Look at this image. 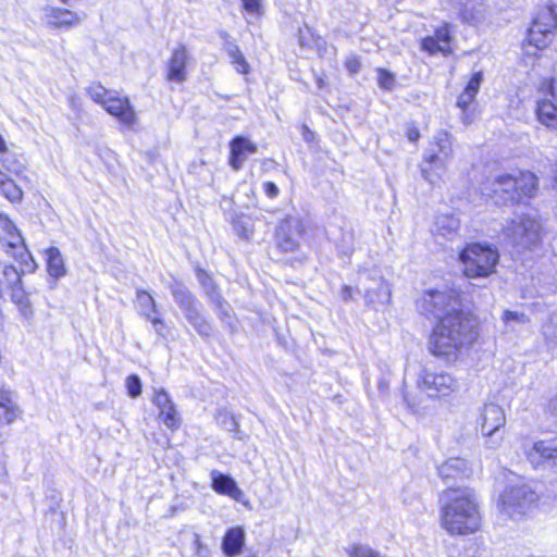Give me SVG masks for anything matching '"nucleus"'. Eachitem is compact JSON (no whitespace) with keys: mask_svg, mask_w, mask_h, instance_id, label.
<instances>
[{"mask_svg":"<svg viewBox=\"0 0 557 557\" xmlns=\"http://www.w3.org/2000/svg\"><path fill=\"white\" fill-rule=\"evenodd\" d=\"M438 475L444 482L449 479L462 478L468 474L469 467L465 459L449 458L437 468Z\"/></svg>","mask_w":557,"mask_h":557,"instance_id":"obj_26","label":"nucleus"},{"mask_svg":"<svg viewBox=\"0 0 557 557\" xmlns=\"http://www.w3.org/2000/svg\"><path fill=\"white\" fill-rule=\"evenodd\" d=\"M516 180V188L518 191V201L522 199V197H532L536 189V176L531 172H519L518 175H515Z\"/></svg>","mask_w":557,"mask_h":557,"instance_id":"obj_30","label":"nucleus"},{"mask_svg":"<svg viewBox=\"0 0 557 557\" xmlns=\"http://www.w3.org/2000/svg\"><path fill=\"white\" fill-rule=\"evenodd\" d=\"M418 388L428 398L446 397L459 388L458 381L447 372H433L424 369L418 376Z\"/></svg>","mask_w":557,"mask_h":557,"instance_id":"obj_9","label":"nucleus"},{"mask_svg":"<svg viewBox=\"0 0 557 557\" xmlns=\"http://www.w3.org/2000/svg\"><path fill=\"white\" fill-rule=\"evenodd\" d=\"M185 314V318L188 320V322L195 327V330L202 336L210 335L212 327L211 325L206 321L203 315L200 311V302L196 306L191 307L190 309H187L183 311Z\"/></svg>","mask_w":557,"mask_h":557,"instance_id":"obj_32","label":"nucleus"},{"mask_svg":"<svg viewBox=\"0 0 557 557\" xmlns=\"http://www.w3.org/2000/svg\"><path fill=\"white\" fill-rule=\"evenodd\" d=\"M87 94L99 103L109 114L115 116L120 123L133 127L137 121L136 112L127 97H121L117 92L108 90L99 83H92L87 88Z\"/></svg>","mask_w":557,"mask_h":557,"instance_id":"obj_5","label":"nucleus"},{"mask_svg":"<svg viewBox=\"0 0 557 557\" xmlns=\"http://www.w3.org/2000/svg\"><path fill=\"white\" fill-rule=\"evenodd\" d=\"M233 228L236 234L243 238H249L252 234V228L250 225L246 224L240 218L234 219Z\"/></svg>","mask_w":557,"mask_h":557,"instance_id":"obj_47","label":"nucleus"},{"mask_svg":"<svg viewBox=\"0 0 557 557\" xmlns=\"http://www.w3.org/2000/svg\"><path fill=\"white\" fill-rule=\"evenodd\" d=\"M407 137L412 143L417 141L420 138V133H419L418 128H416V127L409 128L407 132Z\"/></svg>","mask_w":557,"mask_h":557,"instance_id":"obj_55","label":"nucleus"},{"mask_svg":"<svg viewBox=\"0 0 557 557\" xmlns=\"http://www.w3.org/2000/svg\"><path fill=\"white\" fill-rule=\"evenodd\" d=\"M505 326V332H516L518 325H524L530 322L529 317L521 311L504 310L500 317Z\"/></svg>","mask_w":557,"mask_h":557,"instance_id":"obj_36","label":"nucleus"},{"mask_svg":"<svg viewBox=\"0 0 557 557\" xmlns=\"http://www.w3.org/2000/svg\"><path fill=\"white\" fill-rule=\"evenodd\" d=\"M152 401L160 410L164 409L166 406L169 407V404L172 403V399L170 398L169 394L163 388H161L158 392H156Z\"/></svg>","mask_w":557,"mask_h":557,"instance_id":"obj_50","label":"nucleus"},{"mask_svg":"<svg viewBox=\"0 0 557 557\" xmlns=\"http://www.w3.org/2000/svg\"><path fill=\"white\" fill-rule=\"evenodd\" d=\"M360 278L364 280L361 284L364 289V298L368 304L376 307L384 306L389 302L392 296L391 286L381 275L363 273Z\"/></svg>","mask_w":557,"mask_h":557,"instance_id":"obj_11","label":"nucleus"},{"mask_svg":"<svg viewBox=\"0 0 557 557\" xmlns=\"http://www.w3.org/2000/svg\"><path fill=\"white\" fill-rule=\"evenodd\" d=\"M2 293H3V283H2V280L0 278V298L2 297Z\"/></svg>","mask_w":557,"mask_h":557,"instance_id":"obj_61","label":"nucleus"},{"mask_svg":"<svg viewBox=\"0 0 557 557\" xmlns=\"http://www.w3.org/2000/svg\"><path fill=\"white\" fill-rule=\"evenodd\" d=\"M212 488L222 495H227L234 500L242 502L243 491L237 486L235 480L230 475L223 474L216 470L211 472Z\"/></svg>","mask_w":557,"mask_h":557,"instance_id":"obj_21","label":"nucleus"},{"mask_svg":"<svg viewBox=\"0 0 557 557\" xmlns=\"http://www.w3.org/2000/svg\"><path fill=\"white\" fill-rule=\"evenodd\" d=\"M0 193L11 202H18L23 197L22 189L2 171H0Z\"/></svg>","mask_w":557,"mask_h":557,"instance_id":"obj_35","label":"nucleus"},{"mask_svg":"<svg viewBox=\"0 0 557 557\" xmlns=\"http://www.w3.org/2000/svg\"><path fill=\"white\" fill-rule=\"evenodd\" d=\"M341 296L345 301H348L352 297V288L350 286H344Z\"/></svg>","mask_w":557,"mask_h":557,"instance_id":"obj_56","label":"nucleus"},{"mask_svg":"<svg viewBox=\"0 0 557 557\" xmlns=\"http://www.w3.org/2000/svg\"><path fill=\"white\" fill-rule=\"evenodd\" d=\"M506 423L504 409L495 403H486L480 411L478 426L482 435L499 432Z\"/></svg>","mask_w":557,"mask_h":557,"instance_id":"obj_13","label":"nucleus"},{"mask_svg":"<svg viewBox=\"0 0 557 557\" xmlns=\"http://www.w3.org/2000/svg\"><path fill=\"white\" fill-rule=\"evenodd\" d=\"M482 82H483L482 72H476L470 77L463 91L460 94V96L458 97V100H457V106L460 109H467L468 106L474 100Z\"/></svg>","mask_w":557,"mask_h":557,"instance_id":"obj_28","label":"nucleus"},{"mask_svg":"<svg viewBox=\"0 0 557 557\" xmlns=\"http://www.w3.org/2000/svg\"><path fill=\"white\" fill-rule=\"evenodd\" d=\"M459 260L468 278L487 277L495 272L499 253L491 245L473 243L459 252Z\"/></svg>","mask_w":557,"mask_h":557,"instance_id":"obj_4","label":"nucleus"},{"mask_svg":"<svg viewBox=\"0 0 557 557\" xmlns=\"http://www.w3.org/2000/svg\"><path fill=\"white\" fill-rule=\"evenodd\" d=\"M21 414L13 394L8 389H0V423L11 424Z\"/></svg>","mask_w":557,"mask_h":557,"instance_id":"obj_25","label":"nucleus"},{"mask_svg":"<svg viewBox=\"0 0 557 557\" xmlns=\"http://www.w3.org/2000/svg\"><path fill=\"white\" fill-rule=\"evenodd\" d=\"M230 165L238 171L243 168L248 156L257 151V146L244 136H236L230 143Z\"/></svg>","mask_w":557,"mask_h":557,"instance_id":"obj_19","label":"nucleus"},{"mask_svg":"<svg viewBox=\"0 0 557 557\" xmlns=\"http://www.w3.org/2000/svg\"><path fill=\"white\" fill-rule=\"evenodd\" d=\"M419 311L437 321L430 337V350L448 362L456 361L478 338L475 319L462 309L454 288L428 289L417 301Z\"/></svg>","mask_w":557,"mask_h":557,"instance_id":"obj_1","label":"nucleus"},{"mask_svg":"<svg viewBox=\"0 0 557 557\" xmlns=\"http://www.w3.org/2000/svg\"><path fill=\"white\" fill-rule=\"evenodd\" d=\"M216 422L222 425L225 430L230 432H237L238 431V421L236 420L235 416L226 410L222 409L218 412Z\"/></svg>","mask_w":557,"mask_h":557,"instance_id":"obj_40","label":"nucleus"},{"mask_svg":"<svg viewBox=\"0 0 557 557\" xmlns=\"http://www.w3.org/2000/svg\"><path fill=\"white\" fill-rule=\"evenodd\" d=\"M191 57L184 45L176 46L166 63L165 77L169 82L182 84L187 79V65Z\"/></svg>","mask_w":557,"mask_h":557,"instance_id":"obj_14","label":"nucleus"},{"mask_svg":"<svg viewBox=\"0 0 557 557\" xmlns=\"http://www.w3.org/2000/svg\"><path fill=\"white\" fill-rule=\"evenodd\" d=\"M483 436L486 437L485 444L486 447L490 449L496 450L500 447L503 443V436L499 434V432Z\"/></svg>","mask_w":557,"mask_h":557,"instance_id":"obj_51","label":"nucleus"},{"mask_svg":"<svg viewBox=\"0 0 557 557\" xmlns=\"http://www.w3.org/2000/svg\"><path fill=\"white\" fill-rule=\"evenodd\" d=\"M315 84H317L319 89H323L326 86V82H325V79L322 76H317L315 77Z\"/></svg>","mask_w":557,"mask_h":557,"instance_id":"obj_58","label":"nucleus"},{"mask_svg":"<svg viewBox=\"0 0 557 557\" xmlns=\"http://www.w3.org/2000/svg\"><path fill=\"white\" fill-rule=\"evenodd\" d=\"M441 503V525L448 534L469 535L480 529L479 505L470 490H447Z\"/></svg>","mask_w":557,"mask_h":557,"instance_id":"obj_2","label":"nucleus"},{"mask_svg":"<svg viewBox=\"0 0 557 557\" xmlns=\"http://www.w3.org/2000/svg\"><path fill=\"white\" fill-rule=\"evenodd\" d=\"M7 151V145L3 137L0 135V156Z\"/></svg>","mask_w":557,"mask_h":557,"instance_id":"obj_59","label":"nucleus"},{"mask_svg":"<svg viewBox=\"0 0 557 557\" xmlns=\"http://www.w3.org/2000/svg\"><path fill=\"white\" fill-rule=\"evenodd\" d=\"M438 42H441L444 49L450 51V29L447 24L438 27L433 36Z\"/></svg>","mask_w":557,"mask_h":557,"instance_id":"obj_45","label":"nucleus"},{"mask_svg":"<svg viewBox=\"0 0 557 557\" xmlns=\"http://www.w3.org/2000/svg\"><path fill=\"white\" fill-rule=\"evenodd\" d=\"M222 36L225 39L224 50L230 57L232 64L235 66L238 73L247 74L249 72V64L242 53L239 47L234 41L227 39L228 35L226 33H224Z\"/></svg>","mask_w":557,"mask_h":557,"instance_id":"obj_29","label":"nucleus"},{"mask_svg":"<svg viewBox=\"0 0 557 557\" xmlns=\"http://www.w3.org/2000/svg\"><path fill=\"white\" fill-rule=\"evenodd\" d=\"M245 557H258L256 554H249V555H246Z\"/></svg>","mask_w":557,"mask_h":557,"instance_id":"obj_62","label":"nucleus"},{"mask_svg":"<svg viewBox=\"0 0 557 557\" xmlns=\"http://www.w3.org/2000/svg\"><path fill=\"white\" fill-rule=\"evenodd\" d=\"M159 411L160 418L169 429L175 430L180 426L181 419L173 401L169 404V407L166 406L164 409H160Z\"/></svg>","mask_w":557,"mask_h":557,"instance_id":"obj_39","label":"nucleus"},{"mask_svg":"<svg viewBox=\"0 0 557 557\" xmlns=\"http://www.w3.org/2000/svg\"><path fill=\"white\" fill-rule=\"evenodd\" d=\"M197 277L209 296L211 302H213L222 313L226 314V302L223 301L221 295L216 292L215 285L212 278L205 272L199 271Z\"/></svg>","mask_w":557,"mask_h":557,"instance_id":"obj_33","label":"nucleus"},{"mask_svg":"<svg viewBox=\"0 0 557 557\" xmlns=\"http://www.w3.org/2000/svg\"><path fill=\"white\" fill-rule=\"evenodd\" d=\"M136 308L138 313L151 322L156 333L163 336L162 330L164 327L163 320L160 318L157 310V305L153 297L146 290H137L136 293Z\"/></svg>","mask_w":557,"mask_h":557,"instance_id":"obj_18","label":"nucleus"},{"mask_svg":"<svg viewBox=\"0 0 557 557\" xmlns=\"http://www.w3.org/2000/svg\"><path fill=\"white\" fill-rule=\"evenodd\" d=\"M125 384L127 393L132 398H136L141 394V381L138 375H128Z\"/></svg>","mask_w":557,"mask_h":557,"instance_id":"obj_44","label":"nucleus"},{"mask_svg":"<svg viewBox=\"0 0 557 557\" xmlns=\"http://www.w3.org/2000/svg\"><path fill=\"white\" fill-rule=\"evenodd\" d=\"M47 256V270L49 275L59 278L65 275V265L60 250L55 247H50L46 251Z\"/></svg>","mask_w":557,"mask_h":557,"instance_id":"obj_34","label":"nucleus"},{"mask_svg":"<svg viewBox=\"0 0 557 557\" xmlns=\"http://www.w3.org/2000/svg\"><path fill=\"white\" fill-rule=\"evenodd\" d=\"M460 221L454 214H438L433 223L432 233L436 238L453 240L457 237Z\"/></svg>","mask_w":557,"mask_h":557,"instance_id":"obj_20","label":"nucleus"},{"mask_svg":"<svg viewBox=\"0 0 557 557\" xmlns=\"http://www.w3.org/2000/svg\"><path fill=\"white\" fill-rule=\"evenodd\" d=\"M277 247L285 252L298 251L305 244V225L297 216H286L276 227Z\"/></svg>","mask_w":557,"mask_h":557,"instance_id":"obj_10","label":"nucleus"},{"mask_svg":"<svg viewBox=\"0 0 557 557\" xmlns=\"http://www.w3.org/2000/svg\"><path fill=\"white\" fill-rule=\"evenodd\" d=\"M379 86L385 90H392L395 86V75L385 69H377Z\"/></svg>","mask_w":557,"mask_h":557,"instance_id":"obj_42","label":"nucleus"},{"mask_svg":"<svg viewBox=\"0 0 557 557\" xmlns=\"http://www.w3.org/2000/svg\"><path fill=\"white\" fill-rule=\"evenodd\" d=\"M556 27L557 15L555 11L550 7L544 8L539 11L530 27L532 29V38H535L534 36L539 34L553 35Z\"/></svg>","mask_w":557,"mask_h":557,"instance_id":"obj_24","label":"nucleus"},{"mask_svg":"<svg viewBox=\"0 0 557 557\" xmlns=\"http://www.w3.org/2000/svg\"><path fill=\"white\" fill-rule=\"evenodd\" d=\"M63 3H67L70 0H61Z\"/></svg>","mask_w":557,"mask_h":557,"instance_id":"obj_63","label":"nucleus"},{"mask_svg":"<svg viewBox=\"0 0 557 557\" xmlns=\"http://www.w3.org/2000/svg\"><path fill=\"white\" fill-rule=\"evenodd\" d=\"M537 121L550 129H557V107L547 99L539 100L536 106Z\"/></svg>","mask_w":557,"mask_h":557,"instance_id":"obj_27","label":"nucleus"},{"mask_svg":"<svg viewBox=\"0 0 557 557\" xmlns=\"http://www.w3.org/2000/svg\"><path fill=\"white\" fill-rule=\"evenodd\" d=\"M0 162L11 173L20 175L24 172L25 165L20 158L8 150L0 156Z\"/></svg>","mask_w":557,"mask_h":557,"instance_id":"obj_38","label":"nucleus"},{"mask_svg":"<svg viewBox=\"0 0 557 557\" xmlns=\"http://www.w3.org/2000/svg\"><path fill=\"white\" fill-rule=\"evenodd\" d=\"M263 190L270 198H275L278 195V187L273 182L263 183Z\"/></svg>","mask_w":557,"mask_h":557,"instance_id":"obj_53","label":"nucleus"},{"mask_svg":"<svg viewBox=\"0 0 557 557\" xmlns=\"http://www.w3.org/2000/svg\"><path fill=\"white\" fill-rule=\"evenodd\" d=\"M527 457L534 467L543 463L557 465V437L535 442Z\"/></svg>","mask_w":557,"mask_h":557,"instance_id":"obj_17","label":"nucleus"},{"mask_svg":"<svg viewBox=\"0 0 557 557\" xmlns=\"http://www.w3.org/2000/svg\"><path fill=\"white\" fill-rule=\"evenodd\" d=\"M482 193L487 197H498L504 203L518 201L515 175H496L484 184Z\"/></svg>","mask_w":557,"mask_h":557,"instance_id":"obj_12","label":"nucleus"},{"mask_svg":"<svg viewBox=\"0 0 557 557\" xmlns=\"http://www.w3.org/2000/svg\"><path fill=\"white\" fill-rule=\"evenodd\" d=\"M504 234L512 245L522 249L531 248L541 242L542 224L536 214H522L507 223Z\"/></svg>","mask_w":557,"mask_h":557,"instance_id":"obj_6","label":"nucleus"},{"mask_svg":"<svg viewBox=\"0 0 557 557\" xmlns=\"http://www.w3.org/2000/svg\"><path fill=\"white\" fill-rule=\"evenodd\" d=\"M447 3L465 23L475 25L485 18L484 0H447Z\"/></svg>","mask_w":557,"mask_h":557,"instance_id":"obj_15","label":"nucleus"},{"mask_svg":"<svg viewBox=\"0 0 557 557\" xmlns=\"http://www.w3.org/2000/svg\"><path fill=\"white\" fill-rule=\"evenodd\" d=\"M194 545L196 546V554L199 557H207V547L202 544L200 536L195 535Z\"/></svg>","mask_w":557,"mask_h":557,"instance_id":"obj_54","label":"nucleus"},{"mask_svg":"<svg viewBox=\"0 0 557 557\" xmlns=\"http://www.w3.org/2000/svg\"><path fill=\"white\" fill-rule=\"evenodd\" d=\"M502 511L517 519L536 503L537 494L527 484L507 486L500 495Z\"/></svg>","mask_w":557,"mask_h":557,"instance_id":"obj_8","label":"nucleus"},{"mask_svg":"<svg viewBox=\"0 0 557 557\" xmlns=\"http://www.w3.org/2000/svg\"><path fill=\"white\" fill-rule=\"evenodd\" d=\"M462 110V115H461V120L465 124H469L470 123V120L468 117V114L466 113V109H461Z\"/></svg>","mask_w":557,"mask_h":557,"instance_id":"obj_60","label":"nucleus"},{"mask_svg":"<svg viewBox=\"0 0 557 557\" xmlns=\"http://www.w3.org/2000/svg\"><path fill=\"white\" fill-rule=\"evenodd\" d=\"M171 293L175 302L183 311L190 309L191 307L199 304V301L194 297V295L188 290V288L182 283L175 282L174 284H172Z\"/></svg>","mask_w":557,"mask_h":557,"instance_id":"obj_31","label":"nucleus"},{"mask_svg":"<svg viewBox=\"0 0 557 557\" xmlns=\"http://www.w3.org/2000/svg\"><path fill=\"white\" fill-rule=\"evenodd\" d=\"M345 65H346L347 71L351 74L358 73L361 69V63H360L359 59L355 55L349 57L346 60Z\"/></svg>","mask_w":557,"mask_h":557,"instance_id":"obj_52","label":"nucleus"},{"mask_svg":"<svg viewBox=\"0 0 557 557\" xmlns=\"http://www.w3.org/2000/svg\"><path fill=\"white\" fill-rule=\"evenodd\" d=\"M245 531L242 527L230 528L222 540V552L226 557L239 556L245 545Z\"/></svg>","mask_w":557,"mask_h":557,"instance_id":"obj_22","label":"nucleus"},{"mask_svg":"<svg viewBox=\"0 0 557 557\" xmlns=\"http://www.w3.org/2000/svg\"><path fill=\"white\" fill-rule=\"evenodd\" d=\"M350 557H382L379 552L368 545L355 544L349 550Z\"/></svg>","mask_w":557,"mask_h":557,"instance_id":"obj_43","label":"nucleus"},{"mask_svg":"<svg viewBox=\"0 0 557 557\" xmlns=\"http://www.w3.org/2000/svg\"><path fill=\"white\" fill-rule=\"evenodd\" d=\"M453 159L454 138L451 134L446 131L436 132L423 153L420 164L422 177L431 185L438 184Z\"/></svg>","mask_w":557,"mask_h":557,"instance_id":"obj_3","label":"nucleus"},{"mask_svg":"<svg viewBox=\"0 0 557 557\" xmlns=\"http://www.w3.org/2000/svg\"><path fill=\"white\" fill-rule=\"evenodd\" d=\"M25 272H29L25 270L24 264H21V269L18 270L13 264H3L2 265V275L5 280L7 286L11 289V299L13 302L20 306H27V297L22 286V275Z\"/></svg>","mask_w":557,"mask_h":557,"instance_id":"obj_16","label":"nucleus"},{"mask_svg":"<svg viewBox=\"0 0 557 557\" xmlns=\"http://www.w3.org/2000/svg\"><path fill=\"white\" fill-rule=\"evenodd\" d=\"M443 45L436 40L434 37H426L422 40V48L429 51L431 54H434L438 51L443 53H448L446 49L442 47Z\"/></svg>","mask_w":557,"mask_h":557,"instance_id":"obj_46","label":"nucleus"},{"mask_svg":"<svg viewBox=\"0 0 557 557\" xmlns=\"http://www.w3.org/2000/svg\"><path fill=\"white\" fill-rule=\"evenodd\" d=\"M339 252H342L345 256H349L352 251L351 244L349 243L347 246H342L338 248Z\"/></svg>","mask_w":557,"mask_h":557,"instance_id":"obj_57","label":"nucleus"},{"mask_svg":"<svg viewBox=\"0 0 557 557\" xmlns=\"http://www.w3.org/2000/svg\"><path fill=\"white\" fill-rule=\"evenodd\" d=\"M0 242L5 248V252L11 255L20 264H24L25 270L34 271L35 262L22 235L10 218L2 212L0 213Z\"/></svg>","mask_w":557,"mask_h":557,"instance_id":"obj_7","label":"nucleus"},{"mask_svg":"<svg viewBox=\"0 0 557 557\" xmlns=\"http://www.w3.org/2000/svg\"><path fill=\"white\" fill-rule=\"evenodd\" d=\"M550 36L552 35L548 34H539L534 36L535 38H532V29H529L527 40L530 46H534L537 49H542L546 47Z\"/></svg>","mask_w":557,"mask_h":557,"instance_id":"obj_49","label":"nucleus"},{"mask_svg":"<svg viewBox=\"0 0 557 557\" xmlns=\"http://www.w3.org/2000/svg\"><path fill=\"white\" fill-rule=\"evenodd\" d=\"M244 10L252 15H261L263 11L262 0H240Z\"/></svg>","mask_w":557,"mask_h":557,"instance_id":"obj_48","label":"nucleus"},{"mask_svg":"<svg viewBox=\"0 0 557 557\" xmlns=\"http://www.w3.org/2000/svg\"><path fill=\"white\" fill-rule=\"evenodd\" d=\"M46 21L49 26L55 28H67L79 24L82 18L70 10L49 8L46 11Z\"/></svg>","mask_w":557,"mask_h":557,"instance_id":"obj_23","label":"nucleus"},{"mask_svg":"<svg viewBox=\"0 0 557 557\" xmlns=\"http://www.w3.org/2000/svg\"><path fill=\"white\" fill-rule=\"evenodd\" d=\"M424 395L417 385L416 388L403 391V400L409 411L418 413L423 408Z\"/></svg>","mask_w":557,"mask_h":557,"instance_id":"obj_37","label":"nucleus"},{"mask_svg":"<svg viewBox=\"0 0 557 557\" xmlns=\"http://www.w3.org/2000/svg\"><path fill=\"white\" fill-rule=\"evenodd\" d=\"M542 333L547 342L557 345V313L550 315L549 322L543 325Z\"/></svg>","mask_w":557,"mask_h":557,"instance_id":"obj_41","label":"nucleus"}]
</instances>
